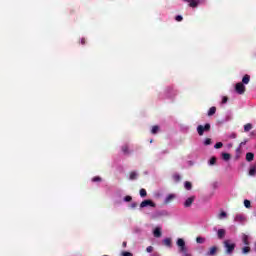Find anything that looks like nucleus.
<instances>
[{
    "mask_svg": "<svg viewBox=\"0 0 256 256\" xmlns=\"http://www.w3.org/2000/svg\"><path fill=\"white\" fill-rule=\"evenodd\" d=\"M235 247H237V245L233 243L231 240L224 241V248H225L226 255H231L233 251H235Z\"/></svg>",
    "mask_w": 256,
    "mask_h": 256,
    "instance_id": "f257e3e1",
    "label": "nucleus"
},
{
    "mask_svg": "<svg viewBox=\"0 0 256 256\" xmlns=\"http://www.w3.org/2000/svg\"><path fill=\"white\" fill-rule=\"evenodd\" d=\"M235 91L238 93V95H243L245 93V84L238 82L235 86Z\"/></svg>",
    "mask_w": 256,
    "mask_h": 256,
    "instance_id": "f03ea898",
    "label": "nucleus"
},
{
    "mask_svg": "<svg viewBox=\"0 0 256 256\" xmlns=\"http://www.w3.org/2000/svg\"><path fill=\"white\" fill-rule=\"evenodd\" d=\"M176 245H178L180 253L187 250V246L185 245V240L183 238H179Z\"/></svg>",
    "mask_w": 256,
    "mask_h": 256,
    "instance_id": "7ed1b4c3",
    "label": "nucleus"
},
{
    "mask_svg": "<svg viewBox=\"0 0 256 256\" xmlns=\"http://www.w3.org/2000/svg\"><path fill=\"white\" fill-rule=\"evenodd\" d=\"M145 207H157V204H155V202H153L152 200H144L141 202L140 204V208L143 209Z\"/></svg>",
    "mask_w": 256,
    "mask_h": 256,
    "instance_id": "20e7f679",
    "label": "nucleus"
},
{
    "mask_svg": "<svg viewBox=\"0 0 256 256\" xmlns=\"http://www.w3.org/2000/svg\"><path fill=\"white\" fill-rule=\"evenodd\" d=\"M235 223H245L247 221V218L243 214H236L234 217Z\"/></svg>",
    "mask_w": 256,
    "mask_h": 256,
    "instance_id": "39448f33",
    "label": "nucleus"
},
{
    "mask_svg": "<svg viewBox=\"0 0 256 256\" xmlns=\"http://www.w3.org/2000/svg\"><path fill=\"white\" fill-rule=\"evenodd\" d=\"M194 202H195V196H191L185 200L184 207L189 208L191 207V205H193Z\"/></svg>",
    "mask_w": 256,
    "mask_h": 256,
    "instance_id": "423d86ee",
    "label": "nucleus"
},
{
    "mask_svg": "<svg viewBox=\"0 0 256 256\" xmlns=\"http://www.w3.org/2000/svg\"><path fill=\"white\" fill-rule=\"evenodd\" d=\"M175 194H169L165 200H164V204L165 205H169V203H172L175 200Z\"/></svg>",
    "mask_w": 256,
    "mask_h": 256,
    "instance_id": "0eeeda50",
    "label": "nucleus"
},
{
    "mask_svg": "<svg viewBox=\"0 0 256 256\" xmlns=\"http://www.w3.org/2000/svg\"><path fill=\"white\" fill-rule=\"evenodd\" d=\"M217 255V246L210 247L209 251L206 253V256Z\"/></svg>",
    "mask_w": 256,
    "mask_h": 256,
    "instance_id": "6e6552de",
    "label": "nucleus"
},
{
    "mask_svg": "<svg viewBox=\"0 0 256 256\" xmlns=\"http://www.w3.org/2000/svg\"><path fill=\"white\" fill-rule=\"evenodd\" d=\"M186 3H189V7H197L199 5V0H184Z\"/></svg>",
    "mask_w": 256,
    "mask_h": 256,
    "instance_id": "1a4fd4ad",
    "label": "nucleus"
},
{
    "mask_svg": "<svg viewBox=\"0 0 256 256\" xmlns=\"http://www.w3.org/2000/svg\"><path fill=\"white\" fill-rule=\"evenodd\" d=\"M251 81V76L249 74L244 75L242 78V84L249 85V82Z\"/></svg>",
    "mask_w": 256,
    "mask_h": 256,
    "instance_id": "9d476101",
    "label": "nucleus"
},
{
    "mask_svg": "<svg viewBox=\"0 0 256 256\" xmlns=\"http://www.w3.org/2000/svg\"><path fill=\"white\" fill-rule=\"evenodd\" d=\"M215 113H217V107L212 106L209 110H208V117H213V115H215Z\"/></svg>",
    "mask_w": 256,
    "mask_h": 256,
    "instance_id": "9b49d317",
    "label": "nucleus"
},
{
    "mask_svg": "<svg viewBox=\"0 0 256 256\" xmlns=\"http://www.w3.org/2000/svg\"><path fill=\"white\" fill-rule=\"evenodd\" d=\"M253 159H255V154H253V152L246 153V161H248V163H251Z\"/></svg>",
    "mask_w": 256,
    "mask_h": 256,
    "instance_id": "f8f14e48",
    "label": "nucleus"
},
{
    "mask_svg": "<svg viewBox=\"0 0 256 256\" xmlns=\"http://www.w3.org/2000/svg\"><path fill=\"white\" fill-rule=\"evenodd\" d=\"M217 235H218V239H224L226 235L225 229H219L217 232Z\"/></svg>",
    "mask_w": 256,
    "mask_h": 256,
    "instance_id": "ddd939ff",
    "label": "nucleus"
},
{
    "mask_svg": "<svg viewBox=\"0 0 256 256\" xmlns=\"http://www.w3.org/2000/svg\"><path fill=\"white\" fill-rule=\"evenodd\" d=\"M249 175L250 177H255L256 175V166H251L250 169H249Z\"/></svg>",
    "mask_w": 256,
    "mask_h": 256,
    "instance_id": "4468645a",
    "label": "nucleus"
},
{
    "mask_svg": "<svg viewBox=\"0 0 256 256\" xmlns=\"http://www.w3.org/2000/svg\"><path fill=\"white\" fill-rule=\"evenodd\" d=\"M153 234H154V237H157V238L161 237L162 235L161 228L159 227L155 228Z\"/></svg>",
    "mask_w": 256,
    "mask_h": 256,
    "instance_id": "2eb2a0df",
    "label": "nucleus"
},
{
    "mask_svg": "<svg viewBox=\"0 0 256 256\" xmlns=\"http://www.w3.org/2000/svg\"><path fill=\"white\" fill-rule=\"evenodd\" d=\"M184 187H185V189H186L187 191H191V189H193V184H191V182H189V181H186V182L184 183Z\"/></svg>",
    "mask_w": 256,
    "mask_h": 256,
    "instance_id": "dca6fc26",
    "label": "nucleus"
},
{
    "mask_svg": "<svg viewBox=\"0 0 256 256\" xmlns=\"http://www.w3.org/2000/svg\"><path fill=\"white\" fill-rule=\"evenodd\" d=\"M242 242L244 245H249V236L247 234L242 235Z\"/></svg>",
    "mask_w": 256,
    "mask_h": 256,
    "instance_id": "f3484780",
    "label": "nucleus"
},
{
    "mask_svg": "<svg viewBox=\"0 0 256 256\" xmlns=\"http://www.w3.org/2000/svg\"><path fill=\"white\" fill-rule=\"evenodd\" d=\"M171 238H166L163 240V245H165L166 247H171Z\"/></svg>",
    "mask_w": 256,
    "mask_h": 256,
    "instance_id": "a211bd4d",
    "label": "nucleus"
},
{
    "mask_svg": "<svg viewBox=\"0 0 256 256\" xmlns=\"http://www.w3.org/2000/svg\"><path fill=\"white\" fill-rule=\"evenodd\" d=\"M122 152L124 153V155H129V145H124L122 146Z\"/></svg>",
    "mask_w": 256,
    "mask_h": 256,
    "instance_id": "6ab92c4d",
    "label": "nucleus"
},
{
    "mask_svg": "<svg viewBox=\"0 0 256 256\" xmlns=\"http://www.w3.org/2000/svg\"><path fill=\"white\" fill-rule=\"evenodd\" d=\"M222 159L224 161H229V159H231V154H229V153H222Z\"/></svg>",
    "mask_w": 256,
    "mask_h": 256,
    "instance_id": "aec40b11",
    "label": "nucleus"
},
{
    "mask_svg": "<svg viewBox=\"0 0 256 256\" xmlns=\"http://www.w3.org/2000/svg\"><path fill=\"white\" fill-rule=\"evenodd\" d=\"M197 129H211V124L207 123L204 126L203 125H198Z\"/></svg>",
    "mask_w": 256,
    "mask_h": 256,
    "instance_id": "412c9836",
    "label": "nucleus"
},
{
    "mask_svg": "<svg viewBox=\"0 0 256 256\" xmlns=\"http://www.w3.org/2000/svg\"><path fill=\"white\" fill-rule=\"evenodd\" d=\"M196 243H199L200 245H203V243H205V238L198 236L196 238Z\"/></svg>",
    "mask_w": 256,
    "mask_h": 256,
    "instance_id": "4be33fe9",
    "label": "nucleus"
},
{
    "mask_svg": "<svg viewBox=\"0 0 256 256\" xmlns=\"http://www.w3.org/2000/svg\"><path fill=\"white\" fill-rule=\"evenodd\" d=\"M130 180L135 181L137 179V172H130Z\"/></svg>",
    "mask_w": 256,
    "mask_h": 256,
    "instance_id": "5701e85b",
    "label": "nucleus"
},
{
    "mask_svg": "<svg viewBox=\"0 0 256 256\" xmlns=\"http://www.w3.org/2000/svg\"><path fill=\"white\" fill-rule=\"evenodd\" d=\"M173 180L175 181V183H179V181H181V176L179 174H174Z\"/></svg>",
    "mask_w": 256,
    "mask_h": 256,
    "instance_id": "b1692460",
    "label": "nucleus"
},
{
    "mask_svg": "<svg viewBox=\"0 0 256 256\" xmlns=\"http://www.w3.org/2000/svg\"><path fill=\"white\" fill-rule=\"evenodd\" d=\"M251 252V247L245 246L242 248V253L247 254Z\"/></svg>",
    "mask_w": 256,
    "mask_h": 256,
    "instance_id": "393cba45",
    "label": "nucleus"
},
{
    "mask_svg": "<svg viewBox=\"0 0 256 256\" xmlns=\"http://www.w3.org/2000/svg\"><path fill=\"white\" fill-rule=\"evenodd\" d=\"M227 217V212L221 211V213L218 215V219H225Z\"/></svg>",
    "mask_w": 256,
    "mask_h": 256,
    "instance_id": "a878e982",
    "label": "nucleus"
},
{
    "mask_svg": "<svg viewBox=\"0 0 256 256\" xmlns=\"http://www.w3.org/2000/svg\"><path fill=\"white\" fill-rule=\"evenodd\" d=\"M140 197H147V190L144 188L140 189Z\"/></svg>",
    "mask_w": 256,
    "mask_h": 256,
    "instance_id": "bb28decb",
    "label": "nucleus"
},
{
    "mask_svg": "<svg viewBox=\"0 0 256 256\" xmlns=\"http://www.w3.org/2000/svg\"><path fill=\"white\" fill-rule=\"evenodd\" d=\"M244 206L246 207V209H251V201L244 200Z\"/></svg>",
    "mask_w": 256,
    "mask_h": 256,
    "instance_id": "cd10ccee",
    "label": "nucleus"
},
{
    "mask_svg": "<svg viewBox=\"0 0 256 256\" xmlns=\"http://www.w3.org/2000/svg\"><path fill=\"white\" fill-rule=\"evenodd\" d=\"M92 181H93V183H99L102 181V179L99 176H95L94 178H92Z\"/></svg>",
    "mask_w": 256,
    "mask_h": 256,
    "instance_id": "c85d7f7f",
    "label": "nucleus"
},
{
    "mask_svg": "<svg viewBox=\"0 0 256 256\" xmlns=\"http://www.w3.org/2000/svg\"><path fill=\"white\" fill-rule=\"evenodd\" d=\"M217 163V158L212 157L209 161V165H215Z\"/></svg>",
    "mask_w": 256,
    "mask_h": 256,
    "instance_id": "c756f323",
    "label": "nucleus"
},
{
    "mask_svg": "<svg viewBox=\"0 0 256 256\" xmlns=\"http://www.w3.org/2000/svg\"><path fill=\"white\" fill-rule=\"evenodd\" d=\"M223 147V142H217L214 146L215 149H221Z\"/></svg>",
    "mask_w": 256,
    "mask_h": 256,
    "instance_id": "7c9ffc66",
    "label": "nucleus"
},
{
    "mask_svg": "<svg viewBox=\"0 0 256 256\" xmlns=\"http://www.w3.org/2000/svg\"><path fill=\"white\" fill-rule=\"evenodd\" d=\"M124 201H125L126 203H129V202L133 201V198H132L131 196H125V197H124Z\"/></svg>",
    "mask_w": 256,
    "mask_h": 256,
    "instance_id": "2f4dec72",
    "label": "nucleus"
},
{
    "mask_svg": "<svg viewBox=\"0 0 256 256\" xmlns=\"http://www.w3.org/2000/svg\"><path fill=\"white\" fill-rule=\"evenodd\" d=\"M229 101V98L227 96H223L222 98V105H225Z\"/></svg>",
    "mask_w": 256,
    "mask_h": 256,
    "instance_id": "473e14b6",
    "label": "nucleus"
},
{
    "mask_svg": "<svg viewBox=\"0 0 256 256\" xmlns=\"http://www.w3.org/2000/svg\"><path fill=\"white\" fill-rule=\"evenodd\" d=\"M244 129H253V124L251 123L245 124Z\"/></svg>",
    "mask_w": 256,
    "mask_h": 256,
    "instance_id": "72a5a7b5",
    "label": "nucleus"
},
{
    "mask_svg": "<svg viewBox=\"0 0 256 256\" xmlns=\"http://www.w3.org/2000/svg\"><path fill=\"white\" fill-rule=\"evenodd\" d=\"M175 20L178 21V22H181V21H183V16L177 15V16L175 17Z\"/></svg>",
    "mask_w": 256,
    "mask_h": 256,
    "instance_id": "f704fd0d",
    "label": "nucleus"
},
{
    "mask_svg": "<svg viewBox=\"0 0 256 256\" xmlns=\"http://www.w3.org/2000/svg\"><path fill=\"white\" fill-rule=\"evenodd\" d=\"M147 253H153V246H148L146 248Z\"/></svg>",
    "mask_w": 256,
    "mask_h": 256,
    "instance_id": "c9c22d12",
    "label": "nucleus"
},
{
    "mask_svg": "<svg viewBox=\"0 0 256 256\" xmlns=\"http://www.w3.org/2000/svg\"><path fill=\"white\" fill-rule=\"evenodd\" d=\"M159 133V129H152L151 134L152 135H157Z\"/></svg>",
    "mask_w": 256,
    "mask_h": 256,
    "instance_id": "e433bc0d",
    "label": "nucleus"
},
{
    "mask_svg": "<svg viewBox=\"0 0 256 256\" xmlns=\"http://www.w3.org/2000/svg\"><path fill=\"white\" fill-rule=\"evenodd\" d=\"M205 131H207V129H198V135H203V133H205Z\"/></svg>",
    "mask_w": 256,
    "mask_h": 256,
    "instance_id": "4c0bfd02",
    "label": "nucleus"
},
{
    "mask_svg": "<svg viewBox=\"0 0 256 256\" xmlns=\"http://www.w3.org/2000/svg\"><path fill=\"white\" fill-rule=\"evenodd\" d=\"M139 204H137V202H133L132 204H130V207L131 209H136V207L138 206Z\"/></svg>",
    "mask_w": 256,
    "mask_h": 256,
    "instance_id": "58836bf2",
    "label": "nucleus"
},
{
    "mask_svg": "<svg viewBox=\"0 0 256 256\" xmlns=\"http://www.w3.org/2000/svg\"><path fill=\"white\" fill-rule=\"evenodd\" d=\"M204 145H211V139H210V138H207V139L204 141Z\"/></svg>",
    "mask_w": 256,
    "mask_h": 256,
    "instance_id": "ea45409f",
    "label": "nucleus"
},
{
    "mask_svg": "<svg viewBox=\"0 0 256 256\" xmlns=\"http://www.w3.org/2000/svg\"><path fill=\"white\" fill-rule=\"evenodd\" d=\"M122 256H133L131 252H123Z\"/></svg>",
    "mask_w": 256,
    "mask_h": 256,
    "instance_id": "a19ab883",
    "label": "nucleus"
},
{
    "mask_svg": "<svg viewBox=\"0 0 256 256\" xmlns=\"http://www.w3.org/2000/svg\"><path fill=\"white\" fill-rule=\"evenodd\" d=\"M183 256H192L191 253L187 252V249L185 251H182Z\"/></svg>",
    "mask_w": 256,
    "mask_h": 256,
    "instance_id": "79ce46f5",
    "label": "nucleus"
},
{
    "mask_svg": "<svg viewBox=\"0 0 256 256\" xmlns=\"http://www.w3.org/2000/svg\"><path fill=\"white\" fill-rule=\"evenodd\" d=\"M247 141H249V140L246 139V140H244L243 142H241V143H240V147H243V145H246V144H247Z\"/></svg>",
    "mask_w": 256,
    "mask_h": 256,
    "instance_id": "37998d69",
    "label": "nucleus"
},
{
    "mask_svg": "<svg viewBox=\"0 0 256 256\" xmlns=\"http://www.w3.org/2000/svg\"><path fill=\"white\" fill-rule=\"evenodd\" d=\"M85 43H87V40L85 38L81 39V45H85Z\"/></svg>",
    "mask_w": 256,
    "mask_h": 256,
    "instance_id": "c03bdc74",
    "label": "nucleus"
},
{
    "mask_svg": "<svg viewBox=\"0 0 256 256\" xmlns=\"http://www.w3.org/2000/svg\"><path fill=\"white\" fill-rule=\"evenodd\" d=\"M237 137V134H232L231 136H230V139H235Z\"/></svg>",
    "mask_w": 256,
    "mask_h": 256,
    "instance_id": "a18cd8bd",
    "label": "nucleus"
},
{
    "mask_svg": "<svg viewBox=\"0 0 256 256\" xmlns=\"http://www.w3.org/2000/svg\"><path fill=\"white\" fill-rule=\"evenodd\" d=\"M151 256H161L159 253L155 252L153 254H151Z\"/></svg>",
    "mask_w": 256,
    "mask_h": 256,
    "instance_id": "49530a36",
    "label": "nucleus"
},
{
    "mask_svg": "<svg viewBox=\"0 0 256 256\" xmlns=\"http://www.w3.org/2000/svg\"><path fill=\"white\" fill-rule=\"evenodd\" d=\"M152 129H159V127L157 125H154Z\"/></svg>",
    "mask_w": 256,
    "mask_h": 256,
    "instance_id": "de8ad7c7",
    "label": "nucleus"
},
{
    "mask_svg": "<svg viewBox=\"0 0 256 256\" xmlns=\"http://www.w3.org/2000/svg\"><path fill=\"white\" fill-rule=\"evenodd\" d=\"M123 246H124V247H127V242H123Z\"/></svg>",
    "mask_w": 256,
    "mask_h": 256,
    "instance_id": "09e8293b",
    "label": "nucleus"
},
{
    "mask_svg": "<svg viewBox=\"0 0 256 256\" xmlns=\"http://www.w3.org/2000/svg\"><path fill=\"white\" fill-rule=\"evenodd\" d=\"M251 135H255V132H252Z\"/></svg>",
    "mask_w": 256,
    "mask_h": 256,
    "instance_id": "8fccbe9b",
    "label": "nucleus"
},
{
    "mask_svg": "<svg viewBox=\"0 0 256 256\" xmlns=\"http://www.w3.org/2000/svg\"><path fill=\"white\" fill-rule=\"evenodd\" d=\"M150 143H153V140H150Z\"/></svg>",
    "mask_w": 256,
    "mask_h": 256,
    "instance_id": "3c124183",
    "label": "nucleus"
},
{
    "mask_svg": "<svg viewBox=\"0 0 256 256\" xmlns=\"http://www.w3.org/2000/svg\"><path fill=\"white\" fill-rule=\"evenodd\" d=\"M245 131H249V129H246Z\"/></svg>",
    "mask_w": 256,
    "mask_h": 256,
    "instance_id": "603ef678",
    "label": "nucleus"
}]
</instances>
